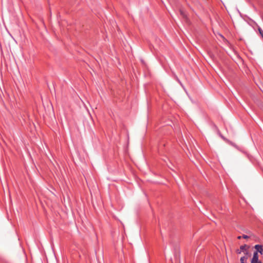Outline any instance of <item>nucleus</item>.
Masks as SVG:
<instances>
[{
    "mask_svg": "<svg viewBox=\"0 0 263 263\" xmlns=\"http://www.w3.org/2000/svg\"><path fill=\"white\" fill-rule=\"evenodd\" d=\"M250 246L247 245V247L245 248V252H243V255L240 258L241 263H247L248 259L250 257L251 253L249 252Z\"/></svg>",
    "mask_w": 263,
    "mask_h": 263,
    "instance_id": "obj_1",
    "label": "nucleus"
},
{
    "mask_svg": "<svg viewBox=\"0 0 263 263\" xmlns=\"http://www.w3.org/2000/svg\"><path fill=\"white\" fill-rule=\"evenodd\" d=\"M258 30H259L260 34H261V35L262 36V37L263 38V31L260 28Z\"/></svg>",
    "mask_w": 263,
    "mask_h": 263,
    "instance_id": "obj_6",
    "label": "nucleus"
},
{
    "mask_svg": "<svg viewBox=\"0 0 263 263\" xmlns=\"http://www.w3.org/2000/svg\"><path fill=\"white\" fill-rule=\"evenodd\" d=\"M241 238H242V236H238V237H237V238H238V239H241Z\"/></svg>",
    "mask_w": 263,
    "mask_h": 263,
    "instance_id": "obj_7",
    "label": "nucleus"
},
{
    "mask_svg": "<svg viewBox=\"0 0 263 263\" xmlns=\"http://www.w3.org/2000/svg\"><path fill=\"white\" fill-rule=\"evenodd\" d=\"M242 237L244 239H248L249 237L246 235H243Z\"/></svg>",
    "mask_w": 263,
    "mask_h": 263,
    "instance_id": "obj_5",
    "label": "nucleus"
},
{
    "mask_svg": "<svg viewBox=\"0 0 263 263\" xmlns=\"http://www.w3.org/2000/svg\"><path fill=\"white\" fill-rule=\"evenodd\" d=\"M181 14L183 16H185V15L183 13V12L182 11H181Z\"/></svg>",
    "mask_w": 263,
    "mask_h": 263,
    "instance_id": "obj_8",
    "label": "nucleus"
},
{
    "mask_svg": "<svg viewBox=\"0 0 263 263\" xmlns=\"http://www.w3.org/2000/svg\"><path fill=\"white\" fill-rule=\"evenodd\" d=\"M256 251L254 252H257V254L260 253L261 255L263 254V246L260 245H256L254 246Z\"/></svg>",
    "mask_w": 263,
    "mask_h": 263,
    "instance_id": "obj_3",
    "label": "nucleus"
},
{
    "mask_svg": "<svg viewBox=\"0 0 263 263\" xmlns=\"http://www.w3.org/2000/svg\"><path fill=\"white\" fill-rule=\"evenodd\" d=\"M251 263H262V261L259 259V255L257 252H253V256L251 259Z\"/></svg>",
    "mask_w": 263,
    "mask_h": 263,
    "instance_id": "obj_2",
    "label": "nucleus"
},
{
    "mask_svg": "<svg viewBox=\"0 0 263 263\" xmlns=\"http://www.w3.org/2000/svg\"><path fill=\"white\" fill-rule=\"evenodd\" d=\"M247 247V245H243L240 247L239 249H238L236 250V253L237 254H240L241 253H243V252H245V248Z\"/></svg>",
    "mask_w": 263,
    "mask_h": 263,
    "instance_id": "obj_4",
    "label": "nucleus"
}]
</instances>
